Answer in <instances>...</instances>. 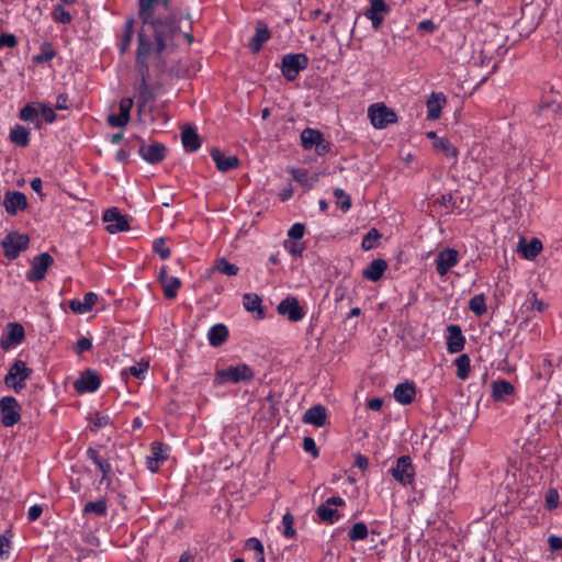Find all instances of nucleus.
<instances>
[{
    "mask_svg": "<svg viewBox=\"0 0 562 562\" xmlns=\"http://www.w3.org/2000/svg\"><path fill=\"white\" fill-rule=\"evenodd\" d=\"M181 19L171 14L168 16H158L148 23H144L140 30H146V34L153 42L154 54L160 58L166 49H175L178 46V40L181 37Z\"/></svg>",
    "mask_w": 562,
    "mask_h": 562,
    "instance_id": "obj_1",
    "label": "nucleus"
},
{
    "mask_svg": "<svg viewBox=\"0 0 562 562\" xmlns=\"http://www.w3.org/2000/svg\"><path fill=\"white\" fill-rule=\"evenodd\" d=\"M153 53V41L146 34V30H139L137 36L136 69L140 76V80L148 81L149 79V65L147 58Z\"/></svg>",
    "mask_w": 562,
    "mask_h": 562,
    "instance_id": "obj_2",
    "label": "nucleus"
},
{
    "mask_svg": "<svg viewBox=\"0 0 562 562\" xmlns=\"http://www.w3.org/2000/svg\"><path fill=\"white\" fill-rule=\"evenodd\" d=\"M252 378V369L246 363H240L237 366H231L226 369L217 370L215 372L214 383L215 385H224L227 382H249Z\"/></svg>",
    "mask_w": 562,
    "mask_h": 562,
    "instance_id": "obj_3",
    "label": "nucleus"
},
{
    "mask_svg": "<svg viewBox=\"0 0 562 562\" xmlns=\"http://www.w3.org/2000/svg\"><path fill=\"white\" fill-rule=\"evenodd\" d=\"M32 373L33 370L29 368L24 361L16 359L10 367L3 382L15 393H20L25 387V381L32 375Z\"/></svg>",
    "mask_w": 562,
    "mask_h": 562,
    "instance_id": "obj_4",
    "label": "nucleus"
},
{
    "mask_svg": "<svg viewBox=\"0 0 562 562\" xmlns=\"http://www.w3.org/2000/svg\"><path fill=\"white\" fill-rule=\"evenodd\" d=\"M30 238L26 234L19 232H10L2 240L1 246L4 251V256L10 259H16L20 254L27 249Z\"/></svg>",
    "mask_w": 562,
    "mask_h": 562,
    "instance_id": "obj_5",
    "label": "nucleus"
},
{
    "mask_svg": "<svg viewBox=\"0 0 562 562\" xmlns=\"http://www.w3.org/2000/svg\"><path fill=\"white\" fill-rule=\"evenodd\" d=\"M307 66L308 57L305 54H286L282 57L281 71L286 80L293 81Z\"/></svg>",
    "mask_w": 562,
    "mask_h": 562,
    "instance_id": "obj_6",
    "label": "nucleus"
},
{
    "mask_svg": "<svg viewBox=\"0 0 562 562\" xmlns=\"http://www.w3.org/2000/svg\"><path fill=\"white\" fill-rule=\"evenodd\" d=\"M391 474L403 486L412 484L415 477V468L411 457L401 456L397 458L395 467L391 469Z\"/></svg>",
    "mask_w": 562,
    "mask_h": 562,
    "instance_id": "obj_7",
    "label": "nucleus"
},
{
    "mask_svg": "<svg viewBox=\"0 0 562 562\" xmlns=\"http://www.w3.org/2000/svg\"><path fill=\"white\" fill-rule=\"evenodd\" d=\"M20 404L13 396H4L0 400L1 423L4 427H12L21 419Z\"/></svg>",
    "mask_w": 562,
    "mask_h": 562,
    "instance_id": "obj_8",
    "label": "nucleus"
},
{
    "mask_svg": "<svg viewBox=\"0 0 562 562\" xmlns=\"http://www.w3.org/2000/svg\"><path fill=\"white\" fill-rule=\"evenodd\" d=\"M368 115L375 128H384L396 121V114L382 103L370 105Z\"/></svg>",
    "mask_w": 562,
    "mask_h": 562,
    "instance_id": "obj_9",
    "label": "nucleus"
},
{
    "mask_svg": "<svg viewBox=\"0 0 562 562\" xmlns=\"http://www.w3.org/2000/svg\"><path fill=\"white\" fill-rule=\"evenodd\" d=\"M54 259L48 252H43L33 258L31 269L26 273V279L31 282H37L45 278L47 269L53 265Z\"/></svg>",
    "mask_w": 562,
    "mask_h": 562,
    "instance_id": "obj_10",
    "label": "nucleus"
},
{
    "mask_svg": "<svg viewBox=\"0 0 562 562\" xmlns=\"http://www.w3.org/2000/svg\"><path fill=\"white\" fill-rule=\"evenodd\" d=\"M277 311L280 315L286 316L289 321L294 323L300 322L305 315L303 308L300 306L299 300L291 295L279 303Z\"/></svg>",
    "mask_w": 562,
    "mask_h": 562,
    "instance_id": "obj_11",
    "label": "nucleus"
},
{
    "mask_svg": "<svg viewBox=\"0 0 562 562\" xmlns=\"http://www.w3.org/2000/svg\"><path fill=\"white\" fill-rule=\"evenodd\" d=\"M167 148L164 144L153 142L150 144L142 143L138 148L139 156L148 164L155 165L165 159Z\"/></svg>",
    "mask_w": 562,
    "mask_h": 562,
    "instance_id": "obj_12",
    "label": "nucleus"
},
{
    "mask_svg": "<svg viewBox=\"0 0 562 562\" xmlns=\"http://www.w3.org/2000/svg\"><path fill=\"white\" fill-rule=\"evenodd\" d=\"M459 254L453 248H446L437 255L436 270L440 277H445L448 271L457 266Z\"/></svg>",
    "mask_w": 562,
    "mask_h": 562,
    "instance_id": "obj_13",
    "label": "nucleus"
},
{
    "mask_svg": "<svg viewBox=\"0 0 562 562\" xmlns=\"http://www.w3.org/2000/svg\"><path fill=\"white\" fill-rule=\"evenodd\" d=\"M103 221L108 223L106 231L110 234L125 232L130 228L126 218L115 207L109 209L103 213Z\"/></svg>",
    "mask_w": 562,
    "mask_h": 562,
    "instance_id": "obj_14",
    "label": "nucleus"
},
{
    "mask_svg": "<svg viewBox=\"0 0 562 562\" xmlns=\"http://www.w3.org/2000/svg\"><path fill=\"white\" fill-rule=\"evenodd\" d=\"M3 206L8 214L15 215L27 206V199L20 191H8L4 195Z\"/></svg>",
    "mask_w": 562,
    "mask_h": 562,
    "instance_id": "obj_15",
    "label": "nucleus"
},
{
    "mask_svg": "<svg viewBox=\"0 0 562 562\" xmlns=\"http://www.w3.org/2000/svg\"><path fill=\"white\" fill-rule=\"evenodd\" d=\"M389 11L390 7L383 0H370V8L364 15L371 21L372 26L378 30L384 20V14Z\"/></svg>",
    "mask_w": 562,
    "mask_h": 562,
    "instance_id": "obj_16",
    "label": "nucleus"
},
{
    "mask_svg": "<svg viewBox=\"0 0 562 562\" xmlns=\"http://www.w3.org/2000/svg\"><path fill=\"white\" fill-rule=\"evenodd\" d=\"M100 378L95 371L87 370L75 382V389L79 393L95 392L100 386Z\"/></svg>",
    "mask_w": 562,
    "mask_h": 562,
    "instance_id": "obj_17",
    "label": "nucleus"
},
{
    "mask_svg": "<svg viewBox=\"0 0 562 562\" xmlns=\"http://www.w3.org/2000/svg\"><path fill=\"white\" fill-rule=\"evenodd\" d=\"M169 448L161 442H153L151 445V456L147 457L146 463L147 468L151 472H156L160 464L168 458Z\"/></svg>",
    "mask_w": 562,
    "mask_h": 562,
    "instance_id": "obj_18",
    "label": "nucleus"
},
{
    "mask_svg": "<svg viewBox=\"0 0 562 562\" xmlns=\"http://www.w3.org/2000/svg\"><path fill=\"white\" fill-rule=\"evenodd\" d=\"M211 157L215 162L216 168L222 172H227L238 167L239 159L237 156H226L217 148L211 150Z\"/></svg>",
    "mask_w": 562,
    "mask_h": 562,
    "instance_id": "obj_19",
    "label": "nucleus"
},
{
    "mask_svg": "<svg viewBox=\"0 0 562 562\" xmlns=\"http://www.w3.org/2000/svg\"><path fill=\"white\" fill-rule=\"evenodd\" d=\"M447 349L450 353L460 352L464 348L465 338L458 325L448 326Z\"/></svg>",
    "mask_w": 562,
    "mask_h": 562,
    "instance_id": "obj_20",
    "label": "nucleus"
},
{
    "mask_svg": "<svg viewBox=\"0 0 562 562\" xmlns=\"http://www.w3.org/2000/svg\"><path fill=\"white\" fill-rule=\"evenodd\" d=\"M302 420L304 424L323 427L327 420L326 408L323 405H314L304 413Z\"/></svg>",
    "mask_w": 562,
    "mask_h": 562,
    "instance_id": "obj_21",
    "label": "nucleus"
},
{
    "mask_svg": "<svg viewBox=\"0 0 562 562\" xmlns=\"http://www.w3.org/2000/svg\"><path fill=\"white\" fill-rule=\"evenodd\" d=\"M415 385L408 381L397 384L393 393L395 401L402 405L411 404L415 398Z\"/></svg>",
    "mask_w": 562,
    "mask_h": 562,
    "instance_id": "obj_22",
    "label": "nucleus"
},
{
    "mask_svg": "<svg viewBox=\"0 0 562 562\" xmlns=\"http://www.w3.org/2000/svg\"><path fill=\"white\" fill-rule=\"evenodd\" d=\"M271 34L262 21H258L256 25V33L249 41V48L252 53H258L262 45L270 38Z\"/></svg>",
    "mask_w": 562,
    "mask_h": 562,
    "instance_id": "obj_23",
    "label": "nucleus"
},
{
    "mask_svg": "<svg viewBox=\"0 0 562 562\" xmlns=\"http://www.w3.org/2000/svg\"><path fill=\"white\" fill-rule=\"evenodd\" d=\"M7 340H1L0 345L3 349H8L11 345H19L23 341L24 328L19 323H9L7 326Z\"/></svg>",
    "mask_w": 562,
    "mask_h": 562,
    "instance_id": "obj_24",
    "label": "nucleus"
},
{
    "mask_svg": "<svg viewBox=\"0 0 562 562\" xmlns=\"http://www.w3.org/2000/svg\"><path fill=\"white\" fill-rule=\"evenodd\" d=\"M446 101L443 93L432 92L427 100V119L431 121L439 119Z\"/></svg>",
    "mask_w": 562,
    "mask_h": 562,
    "instance_id": "obj_25",
    "label": "nucleus"
},
{
    "mask_svg": "<svg viewBox=\"0 0 562 562\" xmlns=\"http://www.w3.org/2000/svg\"><path fill=\"white\" fill-rule=\"evenodd\" d=\"M98 295L94 292H88L85 294L83 300H71L69 303L70 310L76 314L88 313L97 303Z\"/></svg>",
    "mask_w": 562,
    "mask_h": 562,
    "instance_id": "obj_26",
    "label": "nucleus"
},
{
    "mask_svg": "<svg viewBox=\"0 0 562 562\" xmlns=\"http://www.w3.org/2000/svg\"><path fill=\"white\" fill-rule=\"evenodd\" d=\"M386 268H387V263L384 259H374L362 271V276L367 280L376 282L382 278Z\"/></svg>",
    "mask_w": 562,
    "mask_h": 562,
    "instance_id": "obj_27",
    "label": "nucleus"
},
{
    "mask_svg": "<svg viewBox=\"0 0 562 562\" xmlns=\"http://www.w3.org/2000/svg\"><path fill=\"white\" fill-rule=\"evenodd\" d=\"M181 142L186 151L193 153L201 147V142L195 130L191 126H184L181 132Z\"/></svg>",
    "mask_w": 562,
    "mask_h": 562,
    "instance_id": "obj_28",
    "label": "nucleus"
},
{
    "mask_svg": "<svg viewBox=\"0 0 562 562\" xmlns=\"http://www.w3.org/2000/svg\"><path fill=\"white\" fill-rule=\"evenodd\" d=\"M227 337L228 329L224 324L213 325L207 333L209 342L213 347L222 346L226 341Z\"/></svg>",
    "mask_w": 562,
    "mask_h": 562,
    "instance_id": "obj_29",
    "label": "nucleus"
},
{
    "mask_svg": "<svg viewBox=\"0 0 562 562\" xmlns=\"http://www.w3.org/2000/svg\"><path fill=\"white\" fill-rule=\"evenodd\" d=\"M324 135L314 128H304L301 133L302 147L305 150H312L314 147L323 140Z\"/></svg>",
    "mask_w": 562,
    "mask_h": 562,
    "instance_id": "obj_30",
    "label": "nucleus"
},
{
    "mask_svg": "<svg viewBox=\"0 0 562 562\" xmlns=\"http://www.w3.org/2000/svg\"><path fill=\"white\" fill-rule=\"evenodd\" d=\"M316 513L322 521L329 525H333L340 519V514L338 510L335 507L328 505L326 501L317 507Z\"/></svg>",
    "mask_w": 562,
    "mask_h": 562,
    "instance_id": "obj_31",
    "label": "nucleus"
},
{
    "mask_svg": "<svg viewBox=\"0 0 562 562\" xmlns=\"http://www.w3.org/2000/svg\"><path fill=\"white\" fill-rule=\"evenodd\" d=\"M9 138L12 143L25 147L30 143V131L22 125H15L11 128Z\"/></svg>",
    "mask_w": 562,
    "mask_h": 562,
    "instance_id": "obj_32",
    "label": "nucleus"
},
{
    "mask_svg": "<svg viewBox=\"0 0 562 562\" xmlns=\"http://www.w3.org/2000/svg\"><path fill=\"white\" fill-rule=\"evenodd\" d=\"M261 299L258 294L255 293H246L243 296V304L244 307L248 312H258V317L262 318L265 313L261 308Z\"/></svg>",
    "mask_w": 562,
    "mask_h": 562,
    "instance_id": "obj_33",
    "label": "nucleus"
},
{
    "mask_svg": "<svg viewBox=\"0 0 562 562\" xmlns=\"http://www.w3.org/2000/svg\"><path fill=\"white\" fill-rule=\"evenodd\" d=\"M82 512L83 514H94L95 516L103 517L108 514V502L104 497L95 502H88Z\"/></svg>",
    "mask_w": 562,
    "mask_h": 562,
    "instance_id": "obj_34",
    "label": "nucleus"
},
{
    "mask_svg": "<svg viewBox=\"0 0 562 562\" xmlns=\"http://www.w3.org/2000/svg\"><path fill=\"white\" fill-rule=\"evenodd\" d=\"M139 2V11L138 15L142 20V23H148L154 18L155 5L158 3V0H138Z\"/></svg>",
    "mask_w": 562,
    "mask_h": 562,
    "instance_id": "obj_35",
    "label": "nucleus"
},
{
    "mask_svg": "<svg viewBox=\"0 0 562 562\" xmlns=\"http://www.w3.org/2000/svg\"><path fill=\"white\" fill-rule=\"evenodd\" d=\"M134 36V20L128 19L124 24V32L119 43V49L124 54L131 46Z\"/></svg>",
    "mask_w": 562,
    "mask_h": 562,
    "instance_id": "obj_36",
    "label": "nucleus"
},
{
    "mask_svg": "<svg viewBox=\"0 0 562 562\" xmlns=\"http://www.w3.org/2000/svg\"><path fill=\"white\" fill-rule=\"evenodd\" d=\"M87 457L98 467L102 474L110 473L112 471V467L110 462L100 457L98 450L92 447H89L86 452Z\"/></svg>",
    "mask_w": 562,
    "mask_h": 562,
    "instance_id": "obj_37",
    "label": "nucleus"
},
{
    "mask_svg": "<svg viewBox=\"0 0 562 562\" xmlns=\"http://www.w3.org/2000/svg\"><path fill=\"white\" fill-rule=\"evenodd\" d=\"M161 286L165 297L172 300L177 296L178 289L181 286V281L179 278L170 276L169 278H165L164 282H161Z\"/></svg>",
    "mask_w": 562,
    "mask_h": 562,
    "instance_id": "obj_38",
    "label": "nucleus"
},
{
    "mask_svg": "<svg viewBox=\"0 0 562 562\" xmlns=\"http://www.w3.org/2000/svg\"><path fill=\"white\" fill-rule=\"evenodd\" d=\"M493 396L495 400H503L505 396L510 395L514 392V386L510 382L505 380H498L493 382Z\"/></svg>",
    "mask_w": 562,
    "mask_h": 562,
    "instance_id": "obj_39",
    "label": "nucleus"
},
{
    "mask_svg": "<svg viewBox=\"0 0 562 562\" xmlns=\"http://www.w3.org/2000/svg\"><path fill=\"white\" fill-rule=\"evenodd\" d=\"M38 110L32 104H26L20 111V119L25 122L35 123L36 128L42 127V123L38 120Z\"/></svg>",
    "mask_w": 562,
    "mask_h": 562,
    "instance_id": "obj_40",
    "label": "nucleus"
},
{
    "mask_svg": "<svg viewBox=\"0 0 562 562\" xmlns=\"http://www.w3.org/2000/svg\"><path fill=\"white\" fill-rule=\"evenodd\" d=\"M522 256L526 259H535L542 249V244L538 238H532L529 243L520 245Z\"/></svg>",
    "mask_w": 562,
    "mask_h": 562,
    "instance_id": "obj_41",
    "label": "nucleus"
},
{
    "mask_svg": "<svg viewBox=\"0 0 562 562\" xmlns=\"http://www.w3.org/2000/svg\"><path fill=\"white\" fill-rule=\"evenodd\" d=\"M56 53L54 48L52 47V44L48 42H44L40 47V54L34 55L32 57V60L35 64H42L50 61L55 57Z\"/></svg>",
    "mask_w": 562,
    "mask_h": 562,
    "instance_id": "obj_42",
    "label": "nucleus"
},
{
    "mask_svg": "<svg viewBox=\"0 0 562 562\" xmlns=\"http://www.w3.org/2000/svg\"><path fill=\"white\" fill-rule=\"evenodd\" d=\"M213 269L228 277L236 276L239 271L238 266L228 262L225 258H218L215 261Z\"/></svg>",
    "mask_w": 562,
    "mask_h": 562,
    "instance_id": "obj_43",
    "label": "nucleus"
},
{
    "mask_svg": "<svg viewBox=\"0 0 562 562\" xmlns=\"http://www.w3.org/2000/svg\"><path fill=\"white\" fill-rule=\"evenodd\" d=\"M434 147L443 151L445 155L450 158H454L458 155L457 148L446 137L436 138L434 142Z\"/></svg>",
    "mask_w": 562,
    "mask_h": 562,
    "instance_id": "obj_44",
    "label": "nucleus"
},
{
    "mask_svg": "<svg viewBox=\"0 0 562 562\" xmlns=\"http://www.w3.org/2000/svg\"><path fill=\"white\" fill-rule=\"evenodd\" d=\"M154 99V94L148 86V81L140 80L138 86V108H144L150 100Z\"/></svg>",
    "mask_w": 562,
    "mask_h": 562,
    "instance_id": "obj_45",
    "label": "nucleus"
},
{
    "mask_svg": "<svg viewBox=\"0 0 562 562\" xmlns=\"http://www.w3.org/2000/svg\"><path fill=\"white\" fill-rule=\"evenodd\" d=\"M457 376L461 380H465L469 376L470 371V358L463 353L456 359Z\"/></svg>",
    "mask_w": 562,
    "mask_h": 562,
    "instance_id": "obj_46",
    "label": "nucleus"
},
{
    "mask_svg": "<svg viewBox=\"0 0 562 562\" xmlns=\"http://www.w3.org/2000/svg\"><path fill=\"white\" fill-rule=\"evenodd\" d=\"M470 310L477 316H482L486 313L487 307L485 303V297L483 294L474 295L469 302Z\"/></svg>",
    "mask_w": 562,
    "mask_h": 562,
    "instance_id": "obj_47",
    "label": "nucleus"
},
{
    "mask_svg": "<svg viewBox=\"0 0 562 562\" xmlns=\"http://www.w3.org/2000/svg\"><path fill=\"white\" fill-rule=\"evenodd\" d=\"M368 536V527L364 522H356L349 530L348 537L351 541H359L366 539Z\"/></svg>",
    "mask_w": 562,
    "mask_h": 562,
    "instance_id": "obj_48",
    "label": "nucleus"
},
{
    "mask_svg": "<svg viewBox=\"0 0 562 562\" xmlns=\"http://www.w3.org/2000/svg\"><path fill=\"white\" fill-rule=\"evenodd\" d=\"M290 172L296 182H299L303 186H306L308 189L313 188L314 183L317 181V176H315V178L312 179V181H310L307 172L302 169L293 168V169H291Z\"/></svg>",
    "mask_w": 562,
    "mask_h": 562,
    "instance_id": "obj_49",
    "label": "nucleus"
},
{
    "mask_svg": "<svg viewBox=\"0 0 562 562\" xmlns=\"http://www.w3.org/2000/svg\"><path fill=\"white\" fill-rule=\"evenodd\" d=\"M334 195L337 199V205L341 209V211L345 213L348 212L351 207L350 195L340 188L335 189Z\"/></svg>",
    "mask_w": 562,
    "mask_h": 562,
    "instance_id": "obj_50",
    "label": "nucleus"
},
{
    "mask_svg": "<svg viewBox=\"0 0 562 562\" xmlns=\"http://www.w3.org/2000/svg\"><path fill=\"white\" fill-rule=\"evenodd\" d=\"M148 362H139L137 364H134L126 370L122 372V375H125L126 373H130L131 375L135 376L136 379H144L147 371H148Z\"/></svg>",
    "mask_w": 562,
    "mask_h": 562,
    "instance_id": "obj_51",
    "label": "nucleus"
},
{
    "mask_svg": "<svg viewBox=\"0 0 562 562\" xmlns=\"http://www.w3.org/2000/svg\"><path fill=\"white\" fill-rule=\"evenodd\" d=\"M381 237L375 228H371L363 237L361 246L364 250H370L375 247L376 240Z\"/></svg>",
    "mask_w": 562,
    "mask_h": 562,
    "instance_id": "obj_52",
    "label": "nucleus"
},
{
    "mask_svg": "<svg viewBox=\"0 0 562 562\" xmlns=\"http://www.w3.org/2000/svg\"><path fill=\"white\" fill-rule=\"evenodd\" d=\"M53 19L63 24H69L72 21L71 14L65 10L63 4H57L53 11Z\"/></svg>",
    "mask_w": 562,
    "mask_h": 562,
    "instance_id": "obj_53",
    "label": "nucleus"
},
{
    "mask_svg": "<svg viewBox=\"0 0 562 562\" xmlns=\"http://www.w3.org/2000/svg\"><path fill=\"white\" fill-rule=\"evenodd\" d=\"M153 250L158 254L162 260L170 256V249L166 246V241L162 237L156 238L153 241Z\"/></svg>",
    "mask_w": 562,
    "mask_h": 562,
    "instance_id": "obj_54",
    "label": "nucleus"
},
{
    "mask_svg": "<svg viewBox=\"0 0 562 562\" xmlns=\"http://www.w3.org/2000/svg\"><path fill=\"white\" fill-rule=\"evenodd\" d=\"M294 517L290 513H285L282 517L283 536L286 538H293L295 530L293 528Z\"/></svg>",
    "mask_w": 562,
    "mask_h": 562,
    "instance_id": "obj_55",
    "label": "nucleus"
},
{
    "mask_svg": "<svg viewBox=\"0 0 562 562\" xmlns=\"http://www.w3.org/2000/svg\"><path fill=\"white\" fill-rule=\"evenodd\" d=\"M131 116H125L122 113L119 114H110L108 116V123L112 127H123L127 125L130 122Z\"/></svg>",
    "mask_w": 562,
    "mask_h": 562,
    "instance_id": "obj_56",
    "label": "nucleus"
},
{
    "mask_svg": "<svg viewBox=\"0 0 562 562\" xmlns=\"http://www.w3.org/2000/svg\"><path fill=\"white\" fill-rule=\"evenodd\" d=\"M18 45V38L14 34L2 33L0 35V49L4 47L13 48Z\"/></svg>",
    "mask_w": 562,
    "mask_h": 562,
    "instance_id": "obj_57",
    "label": "nucleus"
},
{
    "mask_svg": "<svg viewBox=\"0 0 562 562\" xmlns=\"http://www.w3.org/2000/svg\"><path fill=\"white\" fill-rule=\"evenodd\" d=\"M110 423V417L108 415H103L100 413L95 414V418L93 419L90 429L92 431H97L102 427H105Z\"/></svg>",
    "mask_w": 562,
    "mask_h": 562,
    "instance_id": "obj_58",
    "label": "nucleus"
},
{
    "mask_svg": "<svg viewBox=\"0 0 562 562\" xmlns=\"http://www.w3.org/2000/svg\"><path fill=\"white\" fill-rule=\"evenodd\" d=\"M305 226L302 223H295L288 232V236L294 240H299L304 236Z\"/></svg>",
    "mask_w": 562,
    "mask_h": 562,
    "instance_id": "obj_59",
    "label": "nucleus"
},
{
    "mask_svg": "<svg viewBox=\"0 0 562 562\" xmlns=\"http://www.w3.org/2000/svg\"><path fill=\"white\" fill-rule=\"evenodd\" d=\"M546 504L547 508L552 510L558 507L559 505V493L557 490L551 488L548 491L546 495Z\"/></svg>",
    "mask_w": 562,
    "mask_h": 562,
    "instance_id": "obj_60",
    "label": "nucleus"
},
{
    "mask_svg": "<svg viewBox=\"0 0 562 562\" xmlns=\"http://www.w3.org/2000/svg\"><path fill=\"white\" fill-rule=\"evenodd\" d=\"M284 247H285V249H288V251L291 255H293L295 257L301 256L303 252V249H304L303 245H301L294 240H285Z\"/></svg>",
    "mask_w": 562,
    "mask_h": 562,
    "instance_id": "obj_61",
    "label": "nucleus"
},
{
    "mask_svg": "<svg viewBox=\"0 0 562 562\" xmlns=\"http://www.w3.org/2000/svg\"><path fill=\"white\" fill-rule=\"evenodd\" d=\"M92 348V342L89 338L87 337H81L77 340L76 342V346H75V351L78 353V355H81L82 352L85 351H88Z\"/></svg>",
    "mask_w": 562,
    "mask_h": 562,
    "instance_id": "obj_62",
    "label": "nucleus"
},
{
    "mask_svg": "<svg viewBox=\"0 0 562 562\" xmlns=\"http://www.w3.org/2000/svg\"><path fill=\"white\" fill-rule=\"evenodd\" d=\"M303 449L311 453L314 458L318 456V449L316 447L315 440L312 437H305L303 440Z\"/></svg>",
    "mask_w": 562,
    "mask_h": 562,
    "instance_id": "obj_63",
    "label": "nucleus"
},
{
    "mask_svg": "<svg viewBox=\"0 0 562 562\" xmlns=\"http://www.w3.org/2000/svg\"><path fill=\"white\" fill-rule=\"evenodd\" d=\"M530 307L533 311L543 313L548 308V304L544 303L542 300H539L537 297L536 293H532L531 300H530Z\"/></svg>",
    "mask_w": 562,
    "mask_h": 562,
    "instance_id": "obj_64",
    "label": "nucleus"
}]
</instances>
